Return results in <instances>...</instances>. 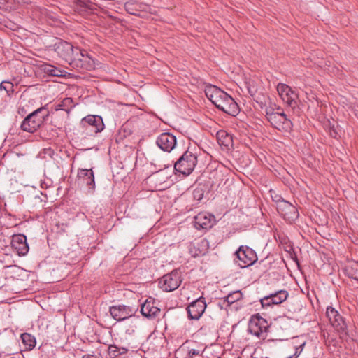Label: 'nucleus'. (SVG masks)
Here are the masks:
<instances>
[{
  "label": "nucleus",
  "mask_w": 358,
  "mask_h": 358,
  "mask_svg": "<svg viewBox=\"0 0 358 358\" xmlns=\"http://www.w3.org/2000/svg\"><path fill=\"white\" fill-rule=\"evenodd\" d=\"M207 98L219 110L232 116L238 113V106L234 99L223 90L215 85L207 86L205 89Z\"/></svg>",
  "instance_id": "1"
},
{
  "label": "nucleus",
  "mask_w": 358,
  "mask_h": 358,
  "mask_svg": "<svg viewBox=\"0 0 358 358\" xmlns=\"http://www.w3.org/2000/svg\"><path fill=\"white\" fill-rule=\"evenodd\" d=\"M266 117L271 126L279 131L288 132L292 130V121L280 108L277 110L272 107L266 108Z\"/></svg>",
  "instance_id": "2"
},
{
  "label": "nucleus",
  "mask_w": 358,
  "mask_h": 358,
  "mask_svg": "<svg viewBox=\"0 0 358 358\" xmlns=\"http://www.w3.org/2000/svg\"><path fill=\"white\" fill-rule=\"evenodd\" d=\"M47 115L45 109L43 107L39 108L24 119L20 127L24 131L34 133L43 124Z\"/></svg>",
  "instance_id": "3"
},
{
  "label": "nucleus",
  "mask_w": 358,
  "mask_h": 358,
  "mask_svg": "<svg viewBox=\"0 0 358 358\" xmlns=\"http://www.w3.org/2000/svg\"><path fill=\"white\" fill-rule=\"evenodd\" d=\"M76 55L70 66L78 71H92L95 69V60L85 50L76 48Z\"/></svg>",
  "instance_id": "4"
},
{
  "label": "nucleus",
  "mask_w": 358,
  "mask_h": 358,
  "mask_svg": "<svg viewBox=\"0 0 358 358\" xmlns=\"http://www.w3.org/2000/svg\"><path fill=\"white\" fill-rule=\"evenodd\" d=\"M197 164V156L192 152L187 150L175 162L174 169L183 175H189Z\"/></svg>",
  "instance_id": "5"
},
{
  "label": "nucleus",
  "mask_w": 358,
  "mask_h": 358,
  "mask_svg": "<svg viewBox=\"0 0 358 358\" xmlns=\"http://www.w3.org/2000/svg\"><path fill=\"white\" fill-rule=\"evenodd\" d=\"M182 278L180 273L177 270H173L169 273L162 276L159 280V287L164 292H170L176 290L181 284Z\"/></svg>",
  "instance_id": "6"
},
{
  "label": "nucleus",
  "mask_w": 358,
  "mask_h": 358,
  "mask_svg": "<svg viewBox=\"0 0 358 358\" xmlns=\"http://www.w3.org/2000/svg\"><path fill=\"white\" fill-rule=\"evenodd\" d=\"M235 255L238 259L236 263L243 268L252 265L257 260L256 252L248 246H240L236 251Z\"/></svg>",
  "instance_id": "7"
},
{
  "label": "nucleus",
  "mask_w": 358,
  "mask_h": 358,
  "mask_svg": "<svg viewBox=\"0 0 358 358\" xmlns=\"http://www.w3.org/2000/svg\"><path fill=\"white\" fill-rule=\"evenodd\" d=\"M268 328L267 321L259 315L252 316L248 323V331L259 338L266 337Z\"/></svg>",
  "instance_id": "8"
},
{
  "label": "nucleus",
  "mask_w": 358,
  "mask_h": 358,
  "mask_svg": "<svg viewBox=\"0 0 358 358\" xmlns=\"http://www.w3.org/2000/svg\"><path fill=\"white\" fill-rule=\"evenodd\" d=\"M124 8L126 11L134 15L141 17H145L149 14L153 13L152 8L146 3H140L136 1L130 0L125 3Z\"/></svg>",
  "instance_id": "9"
},
{
  "label": "nucleus",
  "mask_w": 358,
  "mask_h": 358,
  "mask_svg": "<svg viewBox=\"0 0 358 358\" xmlns=\"http://www.w3.org/2000/svg\"><path fill=\"white\" fill-rule=\"evenodd\" d=\"M277 91L282 100L288 106L292 108L297 106L298 94L289 85L279 83L277 86Z\"/></svg>",
  "instance_id": "10"
},
{
  "label": "nucleus",
  "mask_w": 358,
  "mask_h": 358,
  "mask_svg": "<svg viewBox=\"0 0 358 358\" xmlns=\"http://www.w3.org/2000/svg\"><path fill=\"white\" fill-rule=\"evenodd\" d=\"M70 43L66 41H60L55 44V50L58 55L70 64L72 59L76 55V48Z\"/></svg>",
  "instance_id": "11"
},
{
  "label": "nucleus",
  "mask_w": 358,
  "mask_h": 358,
  "mask_svg": "<svg viewBox=\"0 0 358 358\" xmlns=\"http://www.w3.org/2000/svg\"><path fill=\"white\" fill-rule=\"evenodd\" d=\"M326 315L331 326L336 331L344 332L346 330L347 324L344 319L334 308L328 306L326 310Z\"/></svg>",
  "instance_id": "12"
},
{
  "label": "nucleus",
  "mask_w": 358,
  "mask_h": 358,
  "mask_svg": "<svg viewBox=\"0 0 358 358\" xmlns=\"http://www.w3.org/2000/svg\"><path fill=\"white\" fill-rule=\"evenodd\" d=\"M278 212L288 222H293L299 217V213L296 208L285 200L278 203Z\"/></svg>",
  "instance_id": "13"
},
{
  "label": "nucleus",
  "mask_w": 358,
  "mask_h": 358,
  "mask_svg": "<svg viewBox=\"0 0 358 358\" xmlns=\"http://www.w3.org/2000/svg\"><path fill=\"white\" fill-rule=\"evenodd\" d=\"M80 124L86 130L90 129L92 132L97 134L104 128L101 117L99 115H90L82 119Z\"/></svg>",
  "instance_id": "14"
},
{
  "label": "nucleus",
  "mask_w": 358,
  "mask_h": 358,
  "mask_svg": "<svg viewBox=\"0 0 358 358\" xmlns=\"http://www.w3.org/2000/svg\"><path fill=\"white\" fill-rule=\"evenodd\" d=\"M288 296L289 293L287 290L281 289L263 297L260 302L262 307L279 305L284 302Z\"/></svg>",
  "instance_id": "15"
},
{
  "label": "nucleus",
  "mask_w": 358,
  "mask_h": 358,
  "mask_svg": "<svg viewBox=\"0 0 358 358\" xmlns=\"http://www.w3.org/2000/svg\"><path fill=\"white\" fill-rule=\"evenodd\" d=\"M206 303L202 297L192 302L187 308L188 317L191 320H199L203 314Z\"/></svg>",
  "instance_id": "16"
},
{
  "label": "nucleus",
  "mask_w": 358,
  "mask_h": 358,
  "mask_svg": "<svg viewBox=\"0 0 358 358\" xmlns=\"http://www.w3.org/2000/svg\"><path fill=\"white\" fill-rule=\"evenodd\" d=\"M156 143L161 150L169 152L176 145V138L171 133H162L157 138Z\"/></svg>",
  "instance_id": "17"
},
{
  "label": "nucleus",
  "mask_w": 358,
  "mask_h": 358,
  "mask_svg": "<svg viewBox=\"0 0 358 358\" xmlns=\"http://www.w3.org/2000/svg\"><path fill=\"white\" fill-rule=\"evenodd\" d=\"M109 311L113 318L118 322L129 318L134 313L131 307L124 305L111 306Z\"/></svg>",
  "instance_id": "18"
},
{
  "label": "nucleus",
  "mask_w": 358,
  "mask_h": 358,
  "mask_svg": "<svg viewBox=\"0 0 358 358\" xmlns=\"http://www.w3.org/2000/svg\"><path fill=\"white\" fill-rule=\"evenodd\" d=\"M13 249L19 256H24L29 252L27 237L23 234L13 235L11 240Z\"/></svg>",
  "instance_id": "19"
},
{
  "label": "nucleus",
  "mask_w": 358,
  "mask_h": 358,
  "mask_svg": "<svg viewBox=\"0 0 358 358\" xmlns=\"http://www.w3.org/2000/svg\"><path fill=\"white\" fill-rule=\"evenodd\" d=\"M78 180L79 184L85 185L91 191L95 189L94 175L92 169H79Z\"/></svg>",
  "instance_id": "20"
},
{
  "label": "nucleus",
  "mask_w": 358,
  "mask_h": 358,
  "mask_svg": "<svg viewBox=\"0 0 358 358\" xmlns=\"http://www.w3.org/2000/svg\"><path fill=\"white\" fill-rule=\"evenodd\" d=\"M155 303V299L150 297L141 305V312L144 317L153 319L159 315L160 309Z\"/></svg>",
  "instance_id": "21"
},
{
  "label": "nucleus",
  "mask_w": 358,
  "mask_h": 358,
  "mask_svg": "<svg viewBox=\"0 0 358 358\" xmlns=\"http://www.w3.org/2000/svg\"><path fill=\"white\" fill-rule=\"evenodd\" d=\"M214 221V215L207 213H200L194 217V227L198 229L210 228Z\"/></svg>",
  "instance_id": "22"
},
{
  "label": "nucleus",
  "mask_w": 358,
  "mask_h": 358,
  "mask_svg": "<svg viewBox=\"0 0 358 358\" xmlns=\"http://www.w3.org/2000/svg\"><path fill=\"white\" fill-rule=\"evenodd\" d=\"M21 339L25 346V350H31L36 346V341L34 336L28 333L21 334Z\"/></svg>",
  "instance_id": "23"
},
{
  "label": "nucleus",
  "mask_w": 358,
  "mask_h": 358,
  "mask_svg": "<svg viewBox=\"0 0 358 358\" xmlns=\"http://www.w3.org/2000/svg\"><path fill=\"white\" fill-rule=\"evenodd\" d=\"M75 106L73 99L66 97L57 106L56 110H64L69 113L71 110Z\"/></svg>",
  "instance_id": "24"
},
{
  "label": "nucleus",
  "mask_w": 358,
  "mask_h": 358,
  "mask_svg": "<svg viewBox=\"0 0 358 358\" xmlns=\"http://www.w3.org/2000/svg\"><path fill=\"white\" fill-rule=\"evenodd\" d=\"M128 349L124 347H118L115 345H110L108 347V352L111 358L124 355L127 352Z\"/></svg>",
  "instance_id": "25"
},
{
  "label": "nucleus",
  "mask_w": 358,
  "mask_h": 358,
  "mask_svg": "<svg viewBox=\"0 0 358 358\" xmlns=\"http://www.w3.org/2000/svg\"><path fill=\"white\" fill-rule=\"evenodd\" d=\"M41 67L43 71L49 76L57 77L62 76V71L51 64H45L42 65Z\"/></svg>",
  "instance_id": "26"
},
{
  "label": "nucleus",
  "mask_w": 358,
  "mask_h": 358,
  "mask_svg": "<svg viewBox=\"0 0 358 358\" xmlns=\"http://www.w3.org/2000/svg\"><path fill=\"white\" fill-rule=\"evenodd\" d=\"M347 274L350 278L358 281V262H353L346 268Z\"/></svg>",
  "instance_id": "27"
},
{
  "label": "nucleus",
  "mask_w": 358,
  "mask_h": 358,
  "mask_svg": "<svg viewBox=\"0 0 358 358\" xmlns=\"http://www.w3.org/2000/svg\"><path fill=\"white\" fill-rule=\"evenodd\" d=\"M217 138L220 145L228 146L231 141V137L224 131H219L217 133Z\"/></svg>",
  "instance_id": "28"
},
{
  "label": "nucleus",
  "mask_w": 358,
  "mask_h": 358,
  "mask_svg": "<svg viewBox=\"0 0 358 358\" xmlns=\"http://www.w3.org/2000/svg\"><path fill=\"white\" fill-rule=\"evenodd\" d=\"M243 297V294L240 290H236L229 293L225 298V301L228 303V304H232L239 300H241Z\"/></svg>",
  "instance_id": "29"
},
{
  "label": "nucleus",
  "mask_w": 358,
  "mask_h": 358,
  "mask_svg": "<svg viewBox=\"0 0 358 358\" xmlns=\"http://www.w3.org/2000/svg\"><path fill=\"white\" fill-rule=\"evenodd\" d=\"M204 192L205 191L203 187H196L192 193L194 199L200 201L203 198Z\"/></svg>",
  "instance_id": "30"
},
{
  "label": "nucleus",
  "mask_w": 358,
  "mask_h": 358,
  "mask_svg": "<svg viewBox=\"0 0 358 358\" xmlns=\"http://www.w3.org/2000/svg\"><path fill=\"white\" fill-rule=\"evenodd\" d=\"M1 90H4L7 92L13 91V85L12 83L8 81H2L0 84Z\"/></svg>",
  "instance_id": "31"
},
{
  "label": "nucleus",
  "mask_w": 358,
  "mask_h": 358,
  "mask_svg": "<svg viewBox=\"0 0 358 358\" xmlns=\"http://www.w3.org/2000/svg\"><path fill=\"white\" fill-rule=\"evenodd\" d=\"M305 345L306 341H304L301 343H298V345L294 346L295 352L293 354L294 356L298 358L301 353L303 352Z\"/></svg>",
  "instance_id": "32"
},
{
  "label": "nucleus",
  "mask_w": 358,
  "mask_h": 358,
  "mask_svg": "<svg viewBox=\"0 0 358 358\" xmlns=\"http://www.w3.org/2000/svg\"><path fill=\"white\" fill-rule=\"evenodd\" d=\"M199 354V351L196 350H194V349L190 350L189 351V356L191 358L193 357V355H197Z\"/></svg>",
  "instance_id": "33"
},
{
  "label": "nucleus",
  "mask_w": 358,
  "mask_h": 358,
  "mask_svg": "<svg viewBox=\"0 0 358 358\" xmlns=\"http://www.w3.org/2000/svg\"><path fill=\"white\" fill-rule=\"evenodd\" d=\"M83 358H101L100 356H96L94 355H85Z\"/></svg>",
  "instance_id": "34"
},
{
  "label": "nucleus",
  "mask_w": 358,
  "mask_h": 358,
  "mask_svg": "<svg viewBox=\"0 0 358 358\" xmlns=\"http://www.w3.org/2000/svg\"><path fill=\"white\" fill-rule=\"evenodd\" d=\"M330 135H331V136L336 138L337 133L336 132V131L334 129H332L330 131Z\"/></svg>",
  "instance_id": "35"
},
{
  "label": "nucleus",
  "mask_w": 358,
  "mask_h": 358,
  "mask_svg": "<svg viewBox=\"0 0 358 358\" xmlns=\"http://www.w3.org/2000/svg\"><path fill=\"white\" fill-rule=\"evenodd\" d=\"M287 358H296L294 355L289 356Z\"/></svg>",
  "instance_id": "36"
},
{
  "label": "nucleus",
  "mask_w": 358,
  "mask_h": 358,
  "mask_svg": "<svg viewBox=\"0 0 358 358\" xmlns=\"http://www.w3.org/2000/svg\"><path fill=\"white\" fill-rule=\"evenodd\" d=\"M11 358H15V357H11Z\"/></svg>",
  "instance_id": "37"
}]
</instances>
